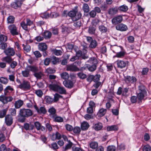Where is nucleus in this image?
<instances>
[{"mask_svg": "<svg viewBox=\"0 0 151 151\" xmlns=\"http://www.w3.org/2000/svg\"><path fill=\"white\" fill-rule=\"evenodd\" d=\"M22 45L24 46L23 49L26 52H28L30 51L31 48L29 45H26L25 46H24V44H23Z\"/></svg>", "mask_w": 151, "mask_h": 151, "instance_id": "6e6d98bb", "label": "nucleus"}, {"mask_svg": "<svg viewBox=\"0 0 151 151\" xmlns=\"http://www.w3.org/2000/svg\"><path fill=\"white\" fill-rule=\"evenodd\" d=\"M26 23L25 21L22 22L20 23V25L23 29L26 31H28L29 28L28 26H30L32 25L33 23V21L27 18L26 19Z\"/></svg>", "mask_w": 151, "mask_h": 151, "instance_id": "39448f33", "label": "nucleus"}, {"mask_svg": "<svg viewBox=\"0 0 151 151\" xmlns=\"http://www.w3.org/2000/svg\"><path fill=\"white\" fill-rule=\"evenodd\" d=\"M146 93H143L139 92L137 95V98L139 101L138 103L141 102L142 100L144 99L145 95Z\"/></svg>", "mask_w": 151, "mask_h": 151, "instance_id": "393cba45", "label": "nucleus"}, {"mask_svg": "<svg viewBox=\"0 0 151 151\" xmlns=\"http://www.w3.org/2000/svg\"><path fill=\"white\" fill-rule=\"evenodd\" d=\"M53 118L54 119V121L56 122H62L63 121V119L62 117L59 116H57L56 115Z\"/></svg>", "mask_w": 151, "mask_h": 151, "instance_id": "3c124183", "label": "nucleus"}, {"mask_svg": "<svg viewBox=\"0 0 151 151\" xmlns=\"http://www.w3.org/2000/svg\"><path fill=\"white\" fill-rule=\"evenodd\" d=\"M5 122L7 125H11L13 122V119L12 116L9 114L6 115L5 117Z\"/></svg>", "mask_w": 151, "mask_h": 151, "instance_id": "9b49d317", "label": "nucleus"}, {"mask_svg": "<svg viewBox=\"0 0 151 151\" xmlns=\"http://www.w3.org/2000/svg\"><path fill=\"white\" fill-rule=\"evenodd\" d=\"M57 92L60 94H65L66 93V91L65 88L63 87H61L59 86Z\"/></svg>", "mask_w": 151, "mask_h": 151, "instance_id": "7c9ffc66", "label": "nucleus"}, {"mask_svg": "<svg viewBox=\"0 0 151 151\" xmlns=\"http://www.w3.org/2000/svg\"><path fill=\"white\" fill-rule=\"evenodd\" d=\"M61 138V135L58 132L55 133H54L52 135L51 139L53 141H55L56 139H59Z\"/></svg>", "mask_w": 151, "mask_h": 151, "instance_id": "a211bd4d", "label": "nucleus"}, {"mask_svg": "<svg viewBox=\"0 0 151 151\" xmlns=\"http://www.w3.org/2000/svg\"><path fill=\"white\" fill-rule=\"evenodd\" d=\"M4 52L6 55L10 56H13L15 53L14 49L11 48H7L4 50Z\"/></svg>", "mask_w": 151, "mask_h": 151, "instance_id": "4468645a", "label": "nucleus"}, {"mask_svg": "<svg viewBox=\"0 0 151 151\" xmlns=\"http://www.w3.org/2000/svg\"><path fill=\"white\" fill-rule=\"evenodd\" d=\"M43 35L45 39L50 38L51 36V33L49 31L45 32L43 34Z\"/></svg>", "mask_w": 151, "mask_h": 151, "instance_id": "79ce46f5", "label": "nucleus"}, {"mask_svg": "<svg viewBox=\"0 0 151 151\" xmlns=\"http://www.w3.org/2000/svg\"><path fill=\"white\" fill-rule=\"evenodd\" d=\"M27 67L28 70H29V71H32L35 73L34 76L42 75V73L40 71H38V69L36 67L32 66H28Z\"/></svg>", "mask_w": 151, "mask_h": 151, "instance_id": "1a4fd4ad", "label": "nucleus"}, {"mask_svg": "<svg viewBox=\"0 0 151 151\" xmlns=\"http://www.w3.org/2000/svg\"><path fill=\"white\" fill-rule=\"evenodd\" d=\"M7 109H4L2 110H0V118L4 117L6 114Z\"/></svg>", "mask_w": 151, "mask_h": 151, "instance_id": "a19ab883", "label": "nucleus"}, {"mask_svg": "<svg viewBox=\"0 0 151 151\" xmlns=\"http://www.w3.org/2000/svg\"><path fill=\"white\" fill-rule=\"evenodd\" d=\"M81 55V52H77L76 53V55L70 59V60L71 61H74L78 59V57L80 56Z\"/></svg>", "mask_w": 151, "mask_h": 151, "instance_id": "58836bf2", "label": "nucleus"}, {"mask_svg": "<svg viewBox=\"0 0 151 151\" xmlns=\"http://www.w3.org/2000/svg\"><path fill=\"white\" fill-rule=\"evenodd\" d=\"M62 96L60 95L58 93H56L54 95V102H55L58 101L60 98H62Z\"/></svg>", "mask_w": 151, "mask_h": 151, "instance_id": "4d7b16f0", "label": "nucleus"}, {"mask_svg": "<svg viewBox=\"0 0 151 151\" xmlns=\"http://www.w3.org/2000/svg\"><path fill=\"white\" fill-rule=\"evenodd\" d=\"M89 127V125L88 122L84 121L81 123V129L82 130H87Z\"/></svg>", "mask_w": 151, "mask_h": 151, "instance_id": "b1692460", "label": "nucleus"}, {"mask_svg": "<svg viewBox=\"0 0 151 151\" xmlns=\"http://www.w3.org/2000/svg\"><path fill=\"white\" fill-rule=\"evenodd\" d=\"M67 70L72 71H77L78 70V69L75 65L72 64L67 66Z\"/></svg>", "mask_w": 151, "mask_h": 151, "instance_id": "6ab92c4d", "label": "nucleus"}, {"mask_svg": "<svg viewBox=\"0 0 151 151\" xmlns=\"http://www.w3.org/2000/svg\"><path fill=\"white\" fill-rule=\"evenodd\" d=\"M50 61L53 64H55L58 61V59L55 57L52 56L50 58Z\"/></svg>", "mask_w": 151, "mask_h": 151, "instance_id": "864d4df0", "label": "nucleus"}, {"mask_svg": "<svg viewBox=\"0 0 151 151\" xmlns=\"http://www.w3.org/2000/svg\"><path fill=\"white\" fill-rule=\"evenodd\" d=\"M15 18L12 16H9L7 18V23H13L14 21Z\"/></svg>", "mask_w": 151, "mask_h": 151, "instance_id": "49530a36", "label": "nucleus"}, {"mask_svg": "<svg viewBox=\"0 0 151 151\" xmlns=\"http://www.w3.org/2000/svg\"><path fill=\"white\" fill-rule=\"evenodd\" d=\"M117 67L120 68H124L128 65V62L124 60H118L116 61Z\"/></svg>", "mask_w": 151, "mask_h": 151, "instance_id": "9d476101", "label": "nucleus"}, {"mask_svg": "<svg viewBox=\"0 0 151 151\" xmlns=\"http://www.w3.org/2000/svg\"><path fill=\"white\" fill-rule=\"evenodd\" d=\"M73 132L75 134H79L81 131V129L79 127H76L73 130Z\"/></svg>", "mask_w": 151, "mask_h": 151, "instance_id": "603ef678", "label": "nucleus"}, {"mask_svg": "<svg viewBox=\"0 0 151 151\" xmlns=\"http://www.w3.org/2000/svg\"><path fill=\"white\" fill-rule=\"evenodd\" d=\"M8 29L12 35H19V31L17 30L16 26L15 24H11L9 25L8 26Z\"/></svg>", "mask_w": 151, "mask_h": 151, "instance_id": "423d86ee", "label": "nucleus"}, {"mask_svg": "<svg viewBox=\"0 0 151 151\" xmlns=\"http://www.w3.org/2000/svg\"><path fill=\"white\" fill-rule=\"evenodd\" d=\"M22 4L21 1L19 0H15L14 2H12L11 4V7L17 9L20 7Z\"/></svg>", "mask_w": 151, "mask_h": 151, "instance_id": "ddd939ff", "label": "nucleus"}, {"mask_svg": "<svg viewBox=\"0 0 151 151\" xmlns=\"http://www.w3.org/2000/svg\"><path fill=\"white\" fill-rule=\"evenodd\" d=\"M18 87L24 90H29L30 88V83L27 81H23L22 83L19 85Z\"/></svg>", "mask_w": 151, "mask_h": 151, "instance_id": "0eeeda50", "label": "nucleus"}, {"mask_svg": "<svg viewBox=\"0 0 151 151\" xmlns=\"http://www.w3.org/2000/svg\"><path fill=\"white\" fill-rule=\"evenodd\" d=\"M98 143L95 142H91L90 144V147L92 149H95L98 147Z\"/></svg>", "mask_w": 151, "mask_h": 151, "instance_id": "ea45409f", "label": "nucleus"}, {"mask_svg": "<svg viewBox=\"0 0 151 151\" xmlns=\"http://www.w3.org/2000/svg\"><path fill=\"white\" fill-rule=\"evenodd\" d=\"M118 8L120 11L123 12H126L128 10V6L125 5L120 6Z\"/></svg>", "mask_w": 151, "mask_h": 151, "instance_id": "c9c22d12", "label": "nucleus"}, {"mask_svg": "<svg viewBox=\"0 0 151 151\" xmlns=\"http://www.w3.org/2000/svg\"><path fill=\"white\" fill-rule=\"evenodd\" d=\"M106 109L101 108L100 109L97 113V115L99 117L104 116L106 113Z\"/></svg>", "mask_w": 151, "mask_h": 151, "instance_id": "bb28decb", "label": "nucleus"}, {"mask_svg": "<svg viewBox=\"0 0 151 151\" xmlns=\"http://www.w3.org/2000/svg\"><path fill=\"white\" fill-rule=\"evenodd\" d=\"M82 9L85 12H88L89 10L88 5L86 4H84L83 5Z\"/></svg>", "mask_w": 151, "mask_h": 151, "instance_id": "37998d69", "label": "nucleus"}, {"mask_svg": "<svg viewBox=\"0 0 151 151\" xmlns=\"http://www.w3.org/2000/svg\"><path fill=\"white\" fill-rule=\"evenodd\" d=\"M24 128L27 130H32L34 129V126L31 123H26L24 124Z\"/></svg>", "mask_w": 151, "mask_h": 151, "instance_id": "5701e85b", "label": "nucleus"}, {"mask_svg": "<svg viewBox=\"0 0 151 151\" xmlns=\"http://www.w3.org/2000/svg\"><path fill=\"white\" fill-rule=\"evenodd\" d=\"M116 149V147L113 145L109 146L107 147V151H115Z\"/></svg>", "mask_w": 151, "mask_h": 151, "instance_id": "bf43d9fd", "label": "nucleus"}, {"mask_svg": "<svg viewBox=\"0 0 151 151\" xmlns=\"http://www.w3.org/2000/svg\"><path fill=\"white\" fill-rule=\"evenodd\" d=\"M96 30L95 28L92 27H90L88 29V32L91 34H93L94 33Z\"/></svg>", "mask_w": 151, "mask_h": 151, "instance_id": "13d9d810", "label": "nucleus"}, {"mask_svg": "<svg viewBox=\"0 0 151 151\" xmlns=\"http://www.w3.org/2000/svg\"><path fill=\"white\" fill-rule=\"evenodd\" d=\"M11 115L12 116H15L16 115V110L14 108H11L9 109Z\"/></svg>", "mask_w": 151, "mask_h": 151, "instance_id": "052dcab7", "label": "nucleus"}, {"mask_svg": "<svg viewBox=\"0 0 151 151\" xmlns=\"http://www.w3.org/2000/svg\"><path fill=\"white\" fill-rule=\"evenodd\" d=\"M125 80L127 83H133L136 81L137 79L134 76H125Z\"/></svg>", "mask_w": 151, "mask_h": 151, "instance_id": "dca6fc26", "label": "nucleus"}, {"mask_svg": "<svg viewBox=\"0 0 151 151\" xmlns=\"http://www.w3.org/2000/svg\"><path fill=\"white\" fill-rule=\"evenodd\" d=\"M122 16L119 15L115 16L111 20V22L113 24L116 25L120 23L123 20Z\"/></svg>", "mask_w": 151, "mask_h": 151, "instance_id": "6e6552de", "label": "nucleus"}, {"mask_svg": "<svg viewBox=\"0 0 151 151\" xmlns=\"http://www.w3.org/2000/svg\"><path fill=\"white\" fill-rule=\"evenodd\" d=\"M68 16L71 17L73 21H76L78 20L81 17V14L75 10L70 11L68 13Z\"/></svg>", "mask_w": 151, "mask_h": 151, "instance_id": "20e7f679", "label": "nucleus"}, {"mask_svg": "<svg viewBox=\"0 0 151 151\" xmlns=\"http://www.w3.org/2000/svg\"><path fill=\"white\" fill-rule=\"evenodd\" d=\"M0 151H10L9 148H6V146L4 144L2 145L0 147Z\"/></svg>", "mask_w": 151, "mask_h": 151, "instance_id": "de8ad7c7", "label": "nucleus"}, {"mask_svg": "<svg viewBox=\"0 0 151 151\" xmlns=\"http://www.w3.org/2000/svg\"><path fill=\"white\" fill-rule=\"evenodd\" d=\"M88 62L90 64H87V66L88 70L90 71H93L96 69V65L98 63V61L95 58H91L88 61Z\"/></svg>", "mask_w": 151, "mask_h": 151, "instance_id": "f03ea898", "label": "nucleus"}, {"mask_svg": "<svg viewBox=\"0 0 151 151\" xmlns=\"http://www.w3.org/2000/svg\"><path fill=\"white\" fill-rule=\"evenodd\" d=\"M38 47L39 50L44 51L47 49V46L45 43H40L38 45Z\"/></svg>", "mask_w": 151, "mask_h": 151, "instance_id": "4be33fe9", "label": "nucleus"}, {"mask_svg": "<svg viewBox=\"0 0 151 151\" xmlns=\"http://www.w3.org/2000/svg\"><path fill=\"white\" fill-rule=\"evenodd\" d=\"M48 17L50 18H56L59 16V14L56 12H51L50 15L48 14Z\"/></svg>", "mask_w": 151, "mask_h": 151, "instance_id": "5fc2aeb1", "label": "nucleus"}, {"mask_svg": "<svg viewBox=\"0 0 151 151\" xmlns=\"http://www.w3.org/2000/svg\"><path fill=\"white\" fill-rule=\"evenodd\" d=\"M45 100L46 102L48 104H51L54 102L53 99L48 96H45Z\"/></svg>", "mask_w": 151, "mask_h": 151, "instance_id": "2f4dec72", "label": "nucleus"}, {"mask_svg": "<svg viewBox=\"0 0 151 151\" xmlns=\"http://www.w3.org/2000/svg\"><path fill=\"white\" fill-rule=\"evenodd\" d=\"M48 112L50 113V115L52 116V117H55V116L56 115V110L53 107L50 109L48 110Z\"/></svg>", "mask_w": 151, "mask_h": 151, "instance_id": "473e14b6", "label": "nucleus"}, {"mask_svg": "<svg viewBox=\"0 0 151 151\" xmlns=\"http://www.w3.org/2000/svg\"><path fill=\"white\" fill-rule=\"evenodd\" d=\"M65 127L66 130L69 131H72L73 129V127L71 125L69 124L65 125Z\"/></svg>", "mask_w": 151, "mask_h": 151, "instance_id": "e2e57ef3", "label": "nucleus"}, {"mask_svg": "<svg viewBox=\"0 0 151 151\" xmlns=\"http://www.w3.org/2000/svg\"><path fill=\"white\" fill-rule=\"evenodd\" d=\"M97 45V42L95 40H93L90 42L89 46L90 47L92 48H95Z\"/></svg>", "mask_w": 151, "mask_h": 151, "instance_id": "a18cd8bd", "label": "nucleus"}, {"mask_svg": "<svg viewBox=\"0 0 151 151\" xmlns=\"http://www.w3.org/2000/svg\"><path fill=\"white\" fill-rule=\"evenodd\" d=\"M125 52L124 51L117 52L116 53L114 57H117L118 58H122L125 55Z\"/></svg>", "mask_w": 151, "mask_h": 151, "instance_id": "c756f323", "label": "nucleus"}, {"mask_svg": "<svg viewBox=\"0 0 151 151\" xmlns=\"http://www.w3.org/2000/svg\"><path fill=\"white\" fill-rule=\"evenodd\" d=\"M99 30L102 33H106L108 30L107 28L103 25H101L99 26Z\"/></svg>", "mask_w": 151, "mask_h": 151, "instance_id": "4c0bfd02", "label": "nucleus"}, {"mask_svg": "<svg viewBox=\"0 0 151 151\" xmlns=\"http://www.w3.org/2000/svg\"><path fill=\"white\" fill-rule=\"evenodd\" d=\"M138 89L139 92L143 93H147V92L145 89V87L143 85H140L139 86Z\"/></svg>", "mask_w": 151, "mask_h": 151, "instance_id": "72a5a7b5", "label": "nucleus"}, {"mask_svg": "<svg viewBox=\"0 0 151 151\" xmlns=\"http://www.w3.org/2000/svg\"><path fill=\"white\" fill-rule=\"evenodd\" d=\"M75 76H61V78L65 81H63V84L64 86L68 88H71L73 86V81L70 80V78L72 79L75 77Z\"/></svg>", "mask_w": 151, "mask_h": 151, "instance_id": "7ed1b4c3", "label": "nucleus"}, {"mask_svg": "<svg viewBox=\"0 0 151 151\" xmlns=\"http://www.w3.org/2000/svg\"><path fill=\"white\" fill-rule=\"evenodd\" d=\"M53 53L57 56L61 55L62 54V52L60 50L55 49L52 50Z\"/></svg>", "mask_w": 151, "mask_h": 151, "instance_id": "8fccbe9b", "label": "nucleus"}, {"mask_svg": "<svg viewBox=\"0 0 151 151\" xmlns=\"http://www.w3.org/2000/svg\"><path fill=\"white\" fill-rule=\"evenodd\" d=\"M34 125L35 127L37 130H41L42 131H44L45 129V127L42 126L40 123L38 122H35Z\"/></svg>", "mask_w": 151, "mask_h": 151, "instance_id": "f3484780", "label": "nucleus"}, {"mask_svg": "<svg viewBox=\"0 0 151 151\" xmlns=\"http://www.w3.org/2000/svg\"><path fill=\"white\" fill-rule=\"evenodd\" d=\"M1 60L2 61H5L8 63H11L12 61V59L10 56H6L1 58Z\"/></svg>", "mask_w": 151, "mask_h": 151, "instance_id": "f704fd0d", "label": "nucleus"}, {"mask_svg": "<svg viewBox=\"0 0 151 151\" xmlns=\"http://www.w3.org/2000/svg\"><path fill=\"white\" fill-rule=\"evenodd\" d=\"M7 37L4 35L2 34L0 35V42H5L7 41Z\"/></svg>", "mask_w": 151, "mask_h": 151, "instance_id": "c03bdc74", "label": "nucleus"}, {"mask_svg": "<svg viewBox=\"0 0 151 151\" xmlns=\"http://www.w3.org/2000/svg\"><path fill=\"white\" fill-rule=\"evenodd\" d=\"M118 10V8L117 7H115L110 9L108 11V13L110 15H113L117 13Z\"/></svg>", "mask_w": 151, "mask_h": 151, "instance_id": "aec40b11", "label": "nucleus"}, {"mask_svg": "<svg viewBox=\"0 0 151 151\" xmlns=\"http://www.w3.org/2000/svg\"><path fill=\"white\" fill-rule=\"evenodd\" d=\"M68 143L65 145V147H63V149L64 151H66L70 149L73 145V143L70 140L68 141Z\"/></svg>", "mask_w": 151, "mask_h": 151, "instance_id": "a878e982", "label": "nucleus"}, {"mask_svg": "<svg viewBox=\"0 0 151 151\" xmlns=\"http://www.w3.org/2000/svg\"><path fill=\"white\" fill-rule=\"evenodd\" d=\"M19 115L23 119L20 121L23 122L24 121L25 118L28 117L32 115V111L29 109H22L20 110Z\"/></svg>", "mask_w": 151, "mask_h": 151, "instance_id": "f257e3e1", "label": "nucleus"}, {"mask_svg": "<svg viewBox=\"0 0 151 151\" xmlns=\"http://www.w3.org/2000/svg\"><path fill=\"white\" fill-rule=\"evenodd\" d=\"M93 127L96 130L98 131L102 129L103 125L101 123H98L94 124Z\"/></svg>", "mask_w": 151, "mask_h": 151, "instance_id": "c85d7f7f", "label": "nucleus"}, {"mask_svg": "<svg viewBox=\"0 0 151 151\" xmlns=\"http://www.w3.org/2000/svg\"><path fill=\"white\" fill-rule=\"evenodd\" d=\"M116 30L121 31H125L128 29L127 26L122 23L117 24L116 27Z\"/></svg>", "mask_w": 151, "mask_h": 151, "instance_id": "f8f14e48", "label": "nucleus"}, {"mask_svg": "<svg viewBox=\"0 0 151 151\" xmlns=\"http://www.w3.org/2000/svg\"><path fill=\"white\" fill-rule=\"evenodd\" d=\"M33 53L37 58L40 57L42 56L41 54L38 51L34 52Z\"/></svg>", "mask_w": 151, "mask_h": 151, "instance_id": "774afa93", "label": "nucleus"}, {"mask_svg": "<svg viewBox=\"0 0 151 151\" xmlns=\"http://www.w3.org/2000/svg\"><path fill=\"white\" fill-rule=\"evenodd\" d=\"M107 130L109 131H117L118 130V128L116 125H112L107 127Z\"/></svg>", "mask_w": 151, "mask_h": 151, "instance_id": "e433bc0d", "label": "nucleus"}, {"mask_svg": "<svg viewBox=\"0 0 151 151\" xmlns=\"http://www.w3.org/2000/svg\"><path fill=\"white\" fill-rule=\"evenodd\" d=\"M34 106L35 109L39 114H45L47 112L46 109L44 107H41L39 109L36 105H35Z\"/></svg>", "mask_w": 151, "mask_h": 151, "instance_id": "2eb2a0df", "label": "nucleus"}, {"mask_svg": "<svg viewBox=\"0 0 151 151\" xmlns=\"http://www.w3.org/2000/svg\"><path fill=\"white\" fill-rule=\"evenodd\" d=\"M23 102L21 100H18L15 102L14 106L16 109H19L23 105Z\"/></svg>", "mask_w": 151, "mask_h": 151, "instance_id": "cd10ccee", "label": "nucleus"}, {"mask_svg": "<svg viewBox=\"0 0 151 151\" xmlns=\"http://www.w3.org/2000/svg\"><path fill=\"white\" fill-rule=\"evenodd\" d=\"M59 86V85L57 84L52 83L49 85L48 87L50 90L57 92Z\"/></svg>", "mask_w": 151, "mask_h": 151, "instance_id": "412c9836", "label": "nucleus"}, {"mask_svg": "<svg viewBox=\"0 0 151 151\" xmlns=\"http://www.w3.org/2000/svg\"><path fill=\"white\" fill-rule=\"evenodd\" d=\"M46 72L48 74H51L54 73L55 70L52 68H49L46 69Z\"/></svg>", "mask_w": 151, "mask_h": 151, "instance_id": "0e129e2a", "label": "nucleus"}, {"mask_svg": "<svg viewBox=\"0 0 151 151\" xmlns=\"http://www.w3.org/2000/svg\"><path fill=\"white\" fill-rule=\"evenodd\" d=\"M8 81V80L5 77H1L0 78V82L2 83L6 84Z\"/></svg>", "mask_w": 151, "mask_h": 151, "instance_id": "09e8293b", "label": "nucleus"}, {"mask_svg": "<svg viewBox=\"0 0 151 151\" xmlns=\"http://www.w3.org/2000/svg\"><path fill=\"white\" fill-rule=\"evenodd\" d=\"M151 150V147L148 145H145L143 149V151H150Z\"/></svg>", "mask_w": 151, "mask_h": 151, "instance_id": "680f3d73", "label": "nucleus"}, {"mask_svg": "<svg viewBox=\"0 0 151 151\" xmlns=\"http://www.w3.org/2000/svg\"><path fill=\"white\" fill-rule=\"evenodd\" d=\"M73 25L76 27H79L81 25V21H78L74 22Z\"/></svg>", "mask_w": 151, "mask_h": 151, "instance_id": "338daca9", "label": "nucleus"}, {"mask_svg": "<svg viewBox=\"0 0 151 151\" xmlns=\"http://www.w3.org/2000/svg\"><path fill=\"white\" fill-rule=\"evenodd\" d=\"M5 99L6 96L3 95L0 96V101L1 102L3 103L4 104H5Z\"/></svg>", "mask_w": 151, "mask_h": 151, "instance_id": "69168bd1", "label": "nucleus"}]
</instances>
